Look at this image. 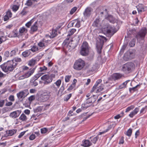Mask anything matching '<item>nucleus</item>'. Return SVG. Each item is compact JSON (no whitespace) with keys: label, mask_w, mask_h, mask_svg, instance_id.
I'll list each match as a JSON object with an SVG mask.
<instances>
[{"label":"nucleus","mask_w":147,"mask_h":147,"mask_svg":"<svg viewBox=\"0 0 147 147\" xmlns=\"http://www.w3.org/2000/svg\"><path fill=\"white\" fill-rule=\"evenodd\" d=\"M35 69V68H34L32 69H30V70L25 73L24 74L26 78L30 77L34 72Z\"/></svg>","instance_id":"4468645a"},{"label":"nucleus","mask_w":147,"mask_h":147,"mask_svg":"<svg viewBox=\"0 0 147 147\" xmlns=\"http://www.w3.org/2000/svg\"><path fill=\"white\" fill-rule=\"evenodd\" d=\"M75 86V83L72 84L67 89L68 90H72Z\"/></svg>","instance_id":"8fccbe9b"},{"label":"nucleus","mask_w":147,"mask_h":147,"mask_svg":"<svg viewBox=\"0 0 147 147\" xmlns=\"http://www.w3.org/2000/svg\"><path fill=\"white\" fill-rule=\"evenodd\" d=\"M36 80H35L32 83V85L34 86H36L38 84V83L36 81Z\"/></svg>","instance_id":"e2e57ef3"},{"label":"nucleus","mask_w":147,"mask_h":147,"mask_svg":"<svg viewBox=\"0 0 147 147\" xmlns=\"http://www.w3.org/2000/svg\"><path fill=\"white\" fill-rule=\"evenodd\" d=\"M113 74L111 75L110 77L108 78V81L106 82L105 83L107 84L109 82V81L110 80H114V78L113 77Z\"/></svg>","instance_id":"bf43d9fd"},{"label":"nucleus","mask_w":147,"mask_h":147,"mask_svg":"<svg viewBox=\"0 0 147 147\" xmlns=\"http://www.w3.org/2000/svg\"><path fill=\"white\" fill-rule=\"evenodd\" d=\"M134 56V54L131 51L127 52L125 53L123 57V59L127 61L133 59Z\"/></svg>","instance_id":"9d476101"},{"label":"nucleus","mask_w":147,"mask_h":147,"mask_svg":"<svg viewBox=\"0 0 147 147\" xmlns=\"http://www.w3.org/2000/svg\"><path fill=\"white\" fill-rule=\"evenodd\" d=\"M74 23H75V26L76 27L79 28L80 26V22L78 20L76 19L74 20Z\"/></svg>","instance_id":"ea45409f"},{"label":"nucleus","mask_w":147,"mask_h":147,"mask_svg":"<svg viewBox=\"0 0 147 147\" xmlns=\"http://www.w3.org/2000/svg\"><path fill=\"white\" fill-rule=\"evenodd\" d=\"M127 46V43H125L123 45V46L122 48L121 49L120 51V53L122 54L124 52V50L125 49H126Z\"/></svg>","instance_id":"a19ab883"},{"label":"nucleus","mask_w":147,"mask_h":147,"mask_svg":"<svg viewBox=\"0 0 147 147\" xmlns=\"http://www.w3.org/2000/svg\"><path fill=\"white\" fill-rule=\"evenodd\" d=\"M35 138V136L34 134H31L29 137V139L30 140H33Z\"/></svg>","instance_id":"69168bd1"},{"label":"nucleus","mask_w":147,"mask_h":147,"mask_svg":"<svg viewBox=\"0 0 147 147\" xmlns=\"http://www.w3.org/2000/svg\"><path fill=\"white\" fill-rule=\"evenodd\" d=\"M19 119L22 121H25L27 120V118L24 114L22 113Z\"/></svg>","instance_id":"2f4dec72"},{"label":"nucleus","mask_w":147,"mask_h":147,"mask_svg":"<svg viewBox=\"0 0 147 147\" xmlns=\"http://www.w3.org/2000/svg\"><path fill=\"white\" fill-rule=\"evenodd\" d=\"M17 131L16 129H13L6 131V133L8 136H11L16 134Z\"/></svg>","instance_id":"a211bd4d"},{"label":"nucleus","mask_w":147,"mask_h":147,"mask_svg":"<svg viewBox=\"0 0 147 147\" xmlns=\"http://www.w3.org/2000/svg\"><path fill=\"white\" fill-rule=\"evenodd\" d=\"M35 97L34 95H32L29 97L28 98V100L29 102H31L34 100L35 99Z\"/></svg>","instance_id":"864d4df0"},{"label":"nucleus","mask_w":147,"mask_h":147,"mask_svg":"<svg viewBox=\"0 0 147 147\" xmlns=\"http://www.w3.org/2000/svg\"><path fill=\"white\" fill-rule=\"evenodd\" d=\"M30 50H26L25 51L23 52L22 54V56L25 57L29 56L31 54V52Z\"/></svg>","instance_id":"4be33fe9"},{"label":"nucleus","mask_w":147,"mask_h":147,"mask_svg":"<svg viewBox=\"0 0 147 147\" xmlns=\"http://www.w3.org/2000/svg\"><path fill=\"white\" fill-rule=\"evenodd\" d=\"M29 94L28 90L26 89L20 91L17 94L18 98L20 101H22L23 99L26 97Z\"/></svg>","instance_id":"6e6552de"},{"label":"nucleus","mask_w":147,"mask_h":147,"mask_svg":"<svg viewBox=\"0 0 147 147\" xmlns=\"http://www.w3.org/2000/svg\"><path fill=\"white\" fill-rule=\"evenodd\" d=\"M6 38L3 36H2L0 37V44L2 42L5 41L6 40Z\"/></svg>","instance_id":"5fc2aeb1"},{"label":"nucleus","mask_w":147,"mask_h":147,"mask_svg":"<svg viewBox=\"0 0 147 147\" xmlns=\"http://www.w3.org/2000/svg\"><path fill=\"white\" fill-rule=\"evenodd\" d=\"M41 133L42 134H44L47 133V128H43L40 129Z\"/></svg>","instance_id":"3c124183"},{"label":"nucleus","mask_w":147,"mask_h":147,"mask_svg":"<svg viewBox=\"0 0 147 147\" xmlns=\"http://www.w3.org/2000/svg\"><path fill=\"white\" fill-rule=\"evenodd\" d=\"M134 108V105H131V106L128 107L126 109L125 112L127 113L131 110L133 109Z\"/></svg>","instance_id":"37998d69"},{"label":"nucleus","mask_w":147,"mask_h":147,"mask_svg":"<svg viewBox=\"0 0 147 147\" xmlns=\"http://www.w3.org/2000/svg\"><path fill=\"white\" fill-rule=\"evenodd\" d=\"M55 77V75L54 74L50 75L45 74L41 78V79L44 81V84L47 85L51 82L53 80V78Z\"/></svg>","instance_id":"39448f33"},{"label":"nucleus","mask_w":147,"mask_h":147,"mask_svg":"<svg viewBox=\"0 0 147 147\" xmlns=\"http://www.w3.org/2000/svg\"><path fill=\"white\" fill-rule=\"evenodd\" d=\"M18 63L12 61H8L0 65L2 70L5 72L12 71L16 67Z\"/></svg>","instance_id":"f257e3e1"},{"label":"nucleus","mask_w":147,"mask_h":147,"mask_svg":"<svg viewBox=\"0 0 147 147\" xmlns=\"http://www.w3.org/2000/svg\"><path fill=\"white\" fill-rule=\"evenodd\" d=\"M98 136L95 137H90V139H91V141L94 144H95L96 143V142L98 140Z\"/></svg>","instance_id":"4c0bfd02"},{"label":"nucleus","mask_w":147,"mask_h":147,"mask_svg":"<svg viewBox=\"0 0 147 147\" xmlns=\"http://www.w3.org/2000/svg\"><path fill=\"white\" fill-rule=\"evenodd\" d=\"M136 39L135 38H133L129 43V45L130 47H132L134 46L136 43Z\"/></svg>","instance_id":"473e14b6"},{"label":"nucleus","mask_w":147,"mask_h":147,"mask_svg":"<svg viewBox=\"0 0 147 147\" xmlns=\"http://www.w3.org/2000/svg\"><path fill=\"white\" fill-rule=\"evenodd\" d=\"M37 22H35L34 24L32 25L30 28V32L32 33L38 30Z\"/></svg>","instance_id":"2eb2a0df"},{"label":"nucleus","mask_w":147,"mask_h":147,"mask_svg":"<svg viewBox=\"0 0 147 147\" xmlns=\"http://www.w3.org/2000/svg\"><path fill=\"white\" fill-rule=\"evenodd\" d=\"M12 33L13 34V37H16L18 36V33L16 30H13Z\"/></svg>","instance_id":"680f3d73"},{"label":"nucleus","mask_w":147,"mask_h":147,"mask_svg":"<svg viewBox=\"0 0 147 147\" xmlns=\"http://www.w3.org/2000/svg\"><path fill=\"white\" fill-rule=\"evenodd\" d=\"M47 67H46L45 66H44L43 67H41L39 68V72H45L47 70Z\"/></svg>","instance_id":"c03bdc74"},{"label":"nucleus","mask_w":147,"mask_h":147,"mask_svg":"<svg viewBox=\"0 0 147 147\" xmlns=\"http://www.w3.org/2000/svg\"><path fill=\"white\" fill-rule=\"evenodd\" d=\"M91 13V10H85L84 13V15L85 16H88L90 15Z\"/></svg>","instance_id":"c756f323"},{"label":"nucleus","mask_w":147,"mask_h":147,"mask_svg":"<svg viewBox=\"0 0 147 147\" xmlns=\"http://www.w3.org/2000/svg\"><path fill=\"white\" fill-rule=\"evenodd\" d=\"M92 26L96 28H98L101 26L100 20L98 18H96L93 22Z\"/></svg>","instance_id":"ddd939ff"},{"label":"nucleus","mask_w":147,"mask_h":147,"mask_svg":"<svg viewBox=\"0 0 147 147\" xmlns=\"http://www.w3.org/2000/svg\"><path fill=\"white\" fill-rule=\"evenodd\" d=\"M137 9H146L147 7L144 6L142 4H139L138 5L136 6Z\"/></svg>","instance_id":"f704fd0d"},{"label":"nucleus","mask_w":147,"mask_h":147,"mask_svg":"<svg viewBox=\"0 0 147 147\" xmlns=\"http://www.w3.org/2000/svg\"><path fill=\"white\" fill-rule=\"evenodd\" d=\"M132 133V129L131 128L129 129L125 134L129 137H130L131 136Z\"/></svg>","instance_id":"79ce46f5"},{"label":"nucleus","mask_w":147,"mask_h":147,"mask_svg":"<svg viewBox=\"0 0 147 147\" xmlns=\"http://www.w3.org/2000/svg\"><path fill=\"white\" fill-rule=\"evenodd\" d=\"M91 142L88 140H85L82 142V146L86 147H89L92 145Z\"/></svg>","instance_id":"6ab92c4d"},{"label":"nucleus","mask_w":147,"mask_h":147,"mask_svg":"<svg viewBox=\"0 0 147 147\" xmlns=\"http://www.w3.org/2000/svg\"><path fill=\"white\" fill-rule=\"evenodd\" d=\"M104 31L106 33L107 36L109 37H111L117 31L115 27L110 26H108L106 28H104Z\"/></svg>","instance_id":"0eeeda50"},{"label":"nucleus","mask_w":147,"mask_h":147,"mask_svg":"<svg viewBox=\"0 0 147 147\" xmlns=\"http://www.w3.org/2000/svg\"><path fill=\"white\" fill-rule=\"evenodd\" d=\"M27 31L28 30L24 27L20 28L19 30V32L20 34H22L24 32L26 33Z\"/></svg>","instance_id":"c85d7f7f"},{"label":"nucleus","mask_w":147,"mask_h":147,"mask_svg":"<svg viewBox=\"0 0 147 147\" xmlns=\"http://www.w3.org/2000/svg\"><path fill=\"white\" fill-rule=\"evenodd\" d=\"M71 77V76H67L65 77V81L66 82H68L70 80V78Z\"/></svg>","instance_id":"4d7b16f0"},{"label":"nucleus","mask_w":147,"mask_h":147,"mask_svg":"<svg viewBox=\"0 0 147 147\" xmlns=\"http://www.w3.org/2000/svg\"><path fill=\"white\" fill-rule=\"evenodd\" d=\"M32 52H34L37 51L38 50V47L36 46H33L30 49Z\"/></svg>","instance_id":"603ef678"},{"label":"nucleus","mask_w":147,"mask_h":147,"mask_svg":"<svg viewBox=\"0 0 147 147\" xmlns=\"http://www.w3.org/2000/svg\"><path fill=\"white\" fill-rule=\"evenodd\" d=\"M140 87V84H138L132 88H129V90L130 93H133L134 92L137 91L138 88H139Z\"/></svg>","instance_id":"aec40b11"},{"label":"nucleus","mask_w":147,"mask_h":147,"mask_svg":"<svg viewBox=\"0 0 147 147\" xmlns=\"http://www.w3.org/2000/svg\"><path fill=\"white\" fill-rule=\"evenodd\" d=\"M135 68V65L133 63L128 62L122 65L121 70L125 73L128 74L133 71Z\"/></svg>","instance_id":"f03ea898"},{"label":"nucleus","mask_w":147,"mask_h":147,"mask_svg":"<svg viewBox=\"0 0 147 147\" xmlns=\"http://www.w3.org/2000/svg\"><path fill=\"white\" fill-rule=\"evenodd\" d=\"M71 96V94H67L66 96H65L64 98V101H67L70 98Z\"/></svg>","instance_id":"49530a36"},{"label":"nucleus","mask_w":147,"mask_h":147,"mask_svg":"<svg viewBox=\"0 0 147 147\" xmlns=\"http://www.w3.org/2000/svg\"><path fill=\"white\" fill-rule=\"evenodd\" d=\"M85 65L84 61L80 59L76 61L74 64V68L77 70H80L84 67Z\"/></svg>","instance_id":"20e7f679"},{"label":"nucleus","mask_w":147,"mask_h":147,"mask_svg":"<svg viewBox=\"0 0 147 147\" xmlns=\"http://www.w3.org/2000/svg\"><path fill=\"white\" fill-rule=\"evenodd\" d=\"M76 30L75 29H72L68 32L67 36H70L72 35L76 31Z\"/></svg>","instance_id":"72a5a7b5"},{"label":"nucleus","mask_w":147,"mask_h":147,"mask_svg":"<svg viewBox=\"0 0 147 147\" xmlns=\"http://www.w3.org/2000/svg\"><path fill=\"white\" fill-rule=\"evenodd\" d=\"M5 15L7 16L9 18H10L12 16V14L11 11L9 10L7 12Z\"/></svg>","instance_id":"6e6d98bb"},{"label":"nucleus","mask_w":147,"mask_h":147,"mask_svg":"<svg viewBox=\"0 0 147 147\" xmlns=\"http://www.w3.org/2000/svg\"><path fill=\"white\" fill-rule=\"evenodd\" d=\"M61 80H58L55 83L56 85L57 86V87L59 88L61 84Z\"/></svg>","instance_id":"de8ad7c7"},{"label":"nucleus","mask_w":147,"mask_h":147,"mask_svg":"<svg viewBox=\"0 0 147 147\" xmlns=\"http://www.w3.org/2000/svg\"><path fill=\"white\" fill-rule=\"evenodd\" d=\"M36 60L34 59H32L28 61V65L30 66H34L36 64Z\"/></svg>","instance_id":"b1692460"},{"label":"nucleus","mask_w":147,"mask_h":147,"mask_svg":"<svg viewBox=\"0 0 147 147\" xmlns=\"http://www.w3.org/2000/svg\"><path fill=\"white\" fill-rule=\"evenodd\" d=\"M10 116L13 118H15L18 117V116L17 115V113L15 111H13L10 113Z\"/></svg>","instance_id":"58836bf2"},{"label":"nucleus","mask_w":147,"mask_h":147,"mask_svg":"<svg viewBox=\"0 0 147 147\" xmlns=\"http://www.w3.org/2000/svg\"><path fill=\"white\" fill-rule=\"evenodd\" d=\"M20 6L19 3H17L16 4L12 5L11 6V9H18Z\"/></svg>","instance_id":"cd10ccee"},{"label":"nucleus","mask_w":147,"mask_h":147,"mask_svg":"<svg viewBox=\"0 0 147 147\" xmlns=\"http://www.w3.org/2000/svg\"><path fill=\"white\" fill-rule=\"evenodd\" d=\"M5 103L4 100H0V107H3Z\"/></svg>","instance_id":"338daca9"},{"label":"nucleus","mask_w":147,"mask_h":147,"mask_svg":"<svg viewBox=\"0 0 147 147\" xmlns=\"http://www.w3.org/2000/svg\"><path fill=\"white\" fill-rule=\"evenodd\" d=\"M49 42L50 41L49 40H46L45 39H43L38 43V45L39 47L42 48L47 46Z\"/></svg>","instance_id":"f8f14e48"},{"label":"nucleus","mask_w":147,"mask_h":147,"mask_svg":"<svg viewBox=\"0 0 147 147\" xmlns=\"http://www.w3.org/2000/svg\"><path fill=\"white\" fill-rule=\"evenodd\" d=\"M113 75L115 81L120 79L122 77V74L119 73H115L113 74Z\"/></svg>","instance_id":"dca6fc26"},{"label":"nucleus","mask_w":147,"mask_h":147,"mask_svg":"<svg viewBox=\"0 0 147 147\" xmlns=\"http://www.w3.org/2000/svg\"><path fill=\"white\" fill-rule=\"evenodd\" d=\"M11 61H13V62H20L22 61V60L20 58L18 57L14 58L13 60Z\"/></svg>","instance_id":"a18cd8bd"},{"label":"nucleus","mask_w":147,"mask_h":147,"mask_svg":"<svg viewBox=\"0 0 147 147\" xmlns=\"http://www.w3.org/2000/svg\"><path fill=\"white\" fill-rule=\"evenodd\" d=\"M17 50L16 49H14L13 50H12L10 54V56L12 57L15 55Z\"/></svg>","instance_id":"09e8293b"},{"label":"nucleus","mask_w":147,"mask_h":147,"mask_svg":"<svg viewBox=\"0 0 147 147\" xmlns=\"http://www.w3.org/2000/svg\"><path fill=\"white\" fill-rule=\"evenodd\" d=\"M107 19L111 22L114 23L115 22V19L112 15H109L107 18Z\"/></svg>","instance_id":"bb28decb"},{"label":"nucleus","mask_w":147,"mask_h":147,"mask_svg":"<svg viewBox=\"0 0 147 147\" xmlns=\"http://www.w3.org/2000/svg\"><path fill=\"white\" fill-rule=\"evenodd\" d=\"M102 80L101 79L98 80L96 82V84L93 86L91 91L93 92L94 90L96 88V87L98 86V84H100L102 82Z\"/></svg>","instance_id":"5701e85b"},{"label":"nucleus","mask_w":147,"mask_h":147,"mask_svg":"<svg viewBox=\"0 0 147 147\" xmlns=\"http://www.w3.org/2000/svg\"><path fill=\"white\" fill-rule=\"evenodd\" d=\"M103 89V86L102 85L98 87V89L97 90L96 92H99L102 91Z\"/></svg>","instance_id":"13d9d810"},{"label":"nucleus","mask_w":147,"mask_h":147,"mask_svg":"<svg viewBox=\"0 0 147 147\" xmlns=\"http://www.w3.org/2000/svg\"><path fill=\"white\" fill-rule=\"evenodd\" d=\"M103 44V41L101 39H99L97 40L96 43V47L97 49V52L98 53H101V49Z\"/></svg>","instance_id":"9b49d317"},{"label":"nucleus","mask_w":147,"mask_h":147,"mask_svg":"<svg viewBox=\"0 0 147 147\" xmlns=\"http://www.w3.org/2000/svg\"><path fill=\"white\" fill-rule=\"evenodd\" d=\"M57 35V30L55 29H53L52 32H51V35L50 37L51 38H53L55 37Z\"/></svg>","instance_id":"393cba45"},{"label":"nucleus","mask_w":147,"mask_h":147,"mask_svg":"<svg viewBox=\"0 0 147 147\" xmlns=\"http://www.w3.org/2000/svg\"><path fill=\"white\" fill-rule=\"evenodd\" d=\"M146 30V29L144 28H142L136 34L135 38L138 41L140 42L144 39L147 33Z\"/></svg>","instance_id":"7ed1b4c3"},{"label":"nucleus","mask_w":147,"mask_h":147,"mask_svg":"<svg viewBox=\"0 0 147 147\" xmlns=\"http://www.w3.org/2000/svg\"><path fill=\"white\" fill-rule=\"evenodd\" d=\"M42 107L41 106H39L37 108L34 109V113H37L41 111L42 110Z\"/></svg>","instance_id":"c9c22d12"},{"label":"nucleus","mask_w":147,"mask_h":147,"mask_svg":"<svg viewBox=\"0 0 147 147\" xmlns=\"http://www.w3.org/2000/svg\"><path fill=\"white\" fill-rule=\"evenodd\" d=\"M50 93L48 92H44L40 96L39 100L41 102H44L47 100L50 97Z\"/></svg>","instance_id":"1a4fd4ad"},{"label":"nucleus","mask_w":147,"mask_h":147,"mask_svg":"<svg viewBox=\"0 0 147 147\" xmlns=\"http://www.w3.org/2000/svg\"><path fill=\"white\" fill-rule=\"evenodd\" d=\"M129 81V80L126 81L123 83L121 84L119 86V89H121L126 88L127 83Z\"/></svg>","instance_id":"a878e982"},{"label":"nucleus","mask_w":147,"mask_h":147,"mask_svg":"<svg viewBox=\"0 0 147 147\" xmlns=\"http://www.w3.org/2000/svg\"><path fill=\"white\" fill-rule=\"evenodd\" d=\"M86 113H83L80 116L81 117L83 118V119L82 121V122H84V121L86 120L91 115H89L88 116H86Z\"/></svg>","instance_id":"7c9ffc66"},{"label":"nucleus","mask_w":147,"mask_h":147,"mask_svg":"<svg viewBox=\"0 0 147 147\" xmlns=\"http://www.w3.org/2000/svg\"><path fill=\"white\" fill-rule=\"evenodd\" d=\"M139 109L138 108H136L133 111L131 112L129 115L131 118H132L135 115H136L139 112Z\"/></svg>","instance_id":"f3484780"},{"label":"nucleus","mask_w":147,"mask_h":147,"mask_svg":"<svg viewBox=\"0 0 147 147\" xmlns=\"http://www.w3.org/2000/svg\"><path fill=\"white\" fill-rule=\"evenodd\" d=\"M65 88L63 85H62L59 89L58 91V94H60V96L62 95L63 94V92Z\"/></svg>","instance_id":"e433bc0d"},{"label":"nucleus","mask_w":147,"mask_h":147,"mask_svg":"<svg viewBox=\"0 0 147 147\" xmlns=\"http://www.w3.org/2000/svg\"><path fill=\"white\" fill-rule=\"evenodd\" d=\"M43 73H38L36 74L35 75L34 77L36 78V80H37V79L39 78L41 76V74H43Z\"/></svg>","instance_id":"774afa93"},{"label":"nucleus","mask_w":147,"mask_h":147,"mask_svg":"<svg viewBox=\"0 0 147 147\" xmlns=\"http://www.w3.org/2000/svg\"><path fill=\"white\" fill-rule=\"evenodd\" d=\"M32 4V2L31 0H28L27 1L26 4L28 6L31 5Z\"/></svg>","instance_id":"052dcab7"},{"label":"nucleus","mask_w":147,"mask_h":147,"mask_svg":"<svg viewBox=\"0 0 147 147\" xmlns=\"http://www.w3.org/2000/svg\"><path fill=\"white\" fill-rule=\"evenodd\" d=\"M89 53L88 45L86 42H84L80 47V53L82 56H87Z\"/></svg>","instance_id":"423d86ee"},{"label":"nucleus","mask_w":147,"mask_h":147,"mask_svg":"<svg viewBox=\"0 0 147 147\" xmlns=\"http://www.w3.org/2000/svg\"><path fill=\"white\" fill-rule=\"evenodd\" d=\"M95 96V95H93L92 96H91L90 97L87 99L86 100V103L87 104H89L94 102L96 101L95 99H94V97Z\"/></svg>","instance_id":"412c9836"},{"label":"nucleus","mask_w":147,"mask_h":147,"mask_svg":"<svg viewBox=\"0 0 147 147\" xmlns=\"http://www.w3.org/2000/svg\"><path fill=\"white\" fill-rule=\"evenodd\" d=\"M9 100L11 101H14V96L13 95H10L8 98Z\"/></svg>","instance_id":"0e129e2a"}]
</instances>
